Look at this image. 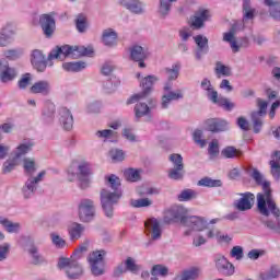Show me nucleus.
I'll return each mask as SVG.
<instances>
[{
    "mask_svg": "<svg viewBox=\"0 0 280 280\" xmlns=\"http://www.w3.org/2000/svg\"><path fill=\"white\" fill-rule=\"evenodd\" d=\"M249 176L255 180L256 185H260L262 187L264 192L257 194V209L261 215H265V218H268L270 215L269 209H271L275 213V211L279 212L277 209V203L272 199V188H270V182L264 179V175L259 170L253 168Z\"/></svg>",
    "mask_w": 280,
    "mask_h": 280,
    "instance_id": "nucleus-1",
    "label": "nucleus"
},
{
    "mask_svg": "<svg viewBox=\"0 0 280 280\" xmlns=\"http://www.w3.org/2000/svg\"><path fill=\"white\" fill-rule=\"evenodd\" d=\"M23 167L24 174L28 178L22 187V194L27 200L32 198L34 194H36V190L38 189V183H43L45 176H47V171H40L37 176L34 177V174H36V170H38V167L36 166V161L30 158L23 160Z\"/></svg>",
    "mask_w": 280,
    "mask_h": 280,
    "instance_id": "nucleus-2",
    "label": "nucleus"
},
{
    "mask_svg": "<svg viewBox=\"0 0 280 280\" xmlns=\"http://www.w3.org/2000/svg\"><path fill=\"white\" fill-rule=\"evenodd\" d=\"M93 48L84 46H57L48 55V60H65L66 58H83L88 56L89 58L93 57Z\"/></svg>",
    "mask_w": 280,
    "mask_h": 280,
    "instance_id": "nucleus-3",
    "label": "nucleus"
},
{
    "mask_svg": "<svg viewBox=\"0 0 280 280\" xmlns=\"http://www.w3.org/2000/svg\"><path fill=\"white\" fill-rule=\"evenodd\" d=\"M121 190H110L108 188H103L100 192L101 207L106 215V218H113L115 211V205L121 200Z\"/></svg>",
    "mask_w": 280,
    "mask_h": 280,
    "instance_id": "nucleus-4",
    "label": "nucleus"
},
{
    "mask_svg": "<svg viewBox=\"0 0 280 280\" xmlns=\"http://www.w3.org/2000/svg\"><path fill=\"white\" fill-rule=\"evenodd\" d=\"M57 268H59V270H66L68 279H80V277H82L84 273L82 265H80V262H78V260L73 257H60Z\"/></svg>",
    "mask_w": 280,
    "mask_h": 280,
    "instance_id": "nucleus-5",
    "label": "nucleus"
},
{
    "mask_svg": "<svg viewBox=\"0 0 280 280\" xmlns=\"http://www.w3.org/2000/svg\"><path fill=\"white\" fill-rule=\"evenodd\" d=\"M106 250L104 249L92 252L89 255L88 261L94 277H102V275L106 272V260H104Z\"/></svg>",
    "mask_w": 280,
    "mask_h": 280,
    "instance_id": "nucleus-6",
    "label": "nucleus"
},
{
    "mask_svg": "<svg viewBox=\"0 0 280 280\" xmlns=\"http://www.w3.org/2000/svg\"><path fill=\"white\" fill-rule=\"evenodd\" d=\"M257 107L258 110L250 114L255 135H259V132H261V128H264V117H266V113L268 110V102L257 98Z\"/></svg>",
    "mask_w": 280,
    "mask_h": 280,
    "instance_id": "nucleus-7",
    "label": "nucleus"
},
{
    "mask_svg": "<svg viewBox=\"0 0 280 280\" xmlns=\"http://www.w3.org/2000/svg\"><path fill=\"white\" fill-rule=\"evenodd\" d=\"M80 222L89 224L95 220V202L91 199H81L78 206Z\"/></svg>",
    "mask_w": 280,
    "mask_h": 280,
    "instance_id": "nucleus-8",
    "label": "nucleus"
},
{
    "mask_svg": "<svg viewBox=\"0 0 280 280\" xmlns=\"http://www.w3.org/2000/svg\"><path fill=\"white\" fill-rule=\"evenodd\" d=\"M159 82V78L156 75H148L143 78L140 82V86L142 88V92L132 95L128 101L127 104H135V102H139V100H145L150 93H152V88L154 83Z\"/></svg>",
    "mask_w": 280,
    "mask_h": 280,
    "instance_id": "nucleus-9",
    "label": "nucleus"
},
{
    "mask_svg": "<svg viewBox=\"0 0 280 280\" xmlns=\"http://www.w3.org/2000/svg\"><path fill=\"white\" fill-rule=\"evenodd\" d=\"M168 159L171 163H173V168L168 171V178L172 180H183L185 177V164L183 163V155L173 153Z\"/></svg>",
    "mask_w": 280,
    "mask_h": 280,
    "instance_id": "nucleus-10",
    "label": "nucleus"
},
{
    "mask_svg": "<svg viewBox=\"0 0 280 280\" xmlns=\"http://www.w3.org/2000/svg\"><path fill=\"white\" fill-rule=\"evenodd\" d=\"M237 25L233 24L230 32L223 34L224 43H229L233 54H237L241 47H248V37H242L240 40L235 38Z\"/></svg>",
    "mask_w": 280,
    "mask_h": 280,
    "instance_id": "nucleus-11",
    "label": "nucleus"
},
{
    "mask_svg": "<svg viewBox=\"0 0 280 280\" xmlns=\"http://www.w3.org/2000/svg\"><path fill=\"white\" fill-rule=\"evenodd\" d=\"M214 266L223 277H233L235 275V265H233L224 255L217 254L214 256Z\"/></svg>",
    "mask_w": 280,
    "mask_h": 280,
    "instance_id": "nucleus-12",
    "label": "nucleus"
},
{
    "mask_svg": "<svg viewBox=\"0 0 280 280\" xmlns=\"http://www.w3.org/2000/svg\"><path fill=\"white\" fill-rule=\"evenodd\" d=\"M187 209L183 206H174L165 212L164 222L170 224V222H180V224H185L187 220Z\"/></svg>",
    "mask_w": 280,
    "mask_h": 280,
    "instance_id": "nucleus-13",
    "label": "nucleus"
},
{
    "mask_svg": "<svg viewBox=\"0 0 280 280\" xmlns=\"http://www.w3.org/2000/svg\"><path fill=\"white\" fill-rule=\"evenodd\" d=\"M91 176H93L91 163L86 161L80 162L78 164L77 177L80 180L81 189H86L91 185Z\"/></svg>",
    "mask_w": 280,
    "mask_h": 280,
    "instance_id": "nucleus-14",
    "label": "nucleus"
},
{
    "mask_svg": "<svg viewBox=\"0 0 280 280\" xmlns=\"http://www.w3.org/2000/svg\"><path fill=\"white\" fill-rule=\"evenodd\" d=\"M150 57V51H148V48H143L142 46L135 45L130 48V58L133 60V62H139L140 69H145V62Z\"/></svg>",
    "mask_w": 280,
    "mask_h": 280,
    "instance_id": "nucleus-15",
    "label": "nucleus"
},
{
    "mask_svg": "<svg viewBox=\"0 0 280 280\" xmlns=\"http://www.w3.org/2000/svg\"><path fill=\"white\" fill-rule=\"evenodd\" d=\"M242 198L233 202L234 209L237 211H250L255 205V195L253 192L241 194Z\"/></svg>",
    "mask_w": 280,
    "mask_h": 280,
    "instance_id": "nucleus-16",
    "label": "nucleus"
},
{
    "mask_svg": "<svg viewBox=\"0 0 280 280\" xmlns=\"http://www.w3.org/2000/svg\"><path fill=\"white\" fill-rule=\"evenodd\" d=\"M39 25L47 38L54 35V31L56 30V20H54V15L51 14H42L39 16Z\"/></svg>",
    "mask_w": 280,
    "mask_h": 280,
    "instance_id": "nucleus-17",
    "label": "nucleus"
},
{
    "mask_svg": "<svg viewBox=\"0 0 280 280\" xmlns=\"http://www.w3.org/2000/svg\"><path fill=\"white\" fill-rule=\"evenodd\" d=\"M208 97L213 104H218V106H221L224 110H233V108H235V103L226 97H218V91L213 89L208 91Z\"/></svg>",
    "mask_w": 280,
    "mask_h": 280,
    "instance_id": "nucleus-18",
    "label": "nucleus"
},
{
    "mask_svg": "<svg viewBox=\"0 0 280 280\" xmlns=\"http://www.w3.org/2000/svg\"><path fill=\"white\" fill-rule=\"evenodd\" d=\"M194 40L197 45L195 58L196 60H202V55L209 54V38L203 35H197L194 37Z\"/></svg>",
    "mask_w": 280,
    "mask_h": 280,
    "instance_id": "nucleus-19",
    "label": "nucleus"
},
{
    "mask_svg": "<svg viewBox=\"0 0 280 280\" xmlns=\"http://www.w3.org/2000/svg\"><path fill=\"white\" fill-rule=\"evenodd\" d=\"M144 226L147 231L151 235V240L156 241L163 235V230L161 229V222L156 218H151L149 219L145 223Z\"/></svg>",
    "mask_w": 280,
    "mask_h": 280,
    "instance_id": "nucleus-20",
    "label": "nucleus"
},
{
    "mask_svg": "<svg viewBox=\"0 0 280 280\" xmlns=\"http://www.w3.org/2000/svg\"><path fill=\"white\" fill-rule=\"evenodd\" d=\"M228 126L229 124L226 120H222L220 118H210L206 120V130H208V132H224L228 130Z\"/></svg>",
    "mask_w": 280,
    "mask_h": 280,
    "instance_id": "nucleus-21",
    "label": "nucleus"
},
{
    "mask_svg": "<svg viewBox=\"0 0 280 280\" xmlns=\"http://www.w3.org/2000/svg\"><path fill=\"white\" fill-rule=\"evenodd\" d=\"M31 62L36 71L43 72L47 69V59H45V55L39 49L33 50Z\"/></svg>",
    "mask_w": 280,
    "mask_h": 280,
    "instance_id": "nucleus-22",
    "label": "nucleus"
},
{
    "mask_svg": "<svg viewBox=\"0 0 280 280\" xmlns=\"http://www.w3.org/2000/svg\"><path fill=\"white\" fill-rule=\"evenodd\" d=\"M183 226H187L188 229H191V231H205V229H207V221L196 215L187 217Z\"/></svg>",
    "mask_w": 280,
    "mask_h": 280,
    "instance_id": "nucleus-23",
    "label": "nucleus"
},
{
    "mask_svg": "<svg viewBox=\"0 0 280 280\" xmlns=\"http://www.w3.org/2000/svg\"><path fill=\"white\" fill-rule=\"evenodd\" d=\"M59 121L63 128V130H72L73 129V115L71 110L67 109V107H61L59 109Z\"/></svg>",
    "mask_w": 280,
    "mask_h": 280,
    "instance_id": "nucleus-24",
    "label": "nucleus"
},
{
    "mask_svg": "<svg viewBox=\"0 0 280 280\" xmlns=\"http://www.w3.org/2000/svg\"><path fill=\"white\" fill-rule=\"evenodd\" d=\"M185 94H183V90L170 91L167 94L162 96V108H168L172 102H178V100H183Z\"/></svg>",
    "mask_w": 280,
    "mask_h": 280,
    "instance_id": "nucleus-25",
    "label": "nucleus"
},
{
    "mask_svg": "<svg viewBox=\"0 0 280 280\" xmlns=\"http://www.w3.org/2000/svg\"><path fill=\"white\" fill-rule=\"evenodd\" d=\"M30 91L34 95L39 94L47 96L49 93H51V85L49 84V81H38L31 86Z\"/></svg>",
    "mask_w": 280,
    "mask_h": 280,
    "instance_id": "nucleus-26",
    "label": "nucleus"
},
{
    "mask_svg": "<svg viewBox=\"0 0 280 280\" xmlns=\"http://www.w3.org/2000/svg\"><path fill=\"white\" fill-rule=\"evenodd\" d=\"M12 36H14L12 24L4 25L0 31V47H8L12 43Z\"/></svg>",
    "mask_w": 280,
    "mask_h": 280,
    "instance_id": "nucleus-27",
    "label": "nucleus"
},
{
    "mask_svg": "<svg viewBox=\"0 0 280 280\" xmlns=\"http://www.w3.org/2000/svg\"><path fill=\"white\" fill-rule=\"evenodd\" d=\"M200 277V268L190 267L183 270L179 275L175 277L174 280H197Z\"/></svg>",
    "mask_w": 280,
    "mask_h": 280,
    "instance_id": "nucleus-28",
    "label": "nucleus"
},
{
    "mask_svg": "<svg viewBox=\"0 0 280 280\" xmlns=\"http://www.w3.org/2000/svg\"><path fill=\"white\" fill-rule=\"evenodd\" d=\"M243 23H247V21H253L255 16H257V9L250 5V0H243Z\"/></svg>",
    "mask_w": 280,
    "mask_h": 280,
    "instance_id": "nucleus-29",
    "label": "nucleus"
},
{
    "mask_svg": "<svg viewBox=\"0 0 280 280\" xmlns=\"http://www.w3.org/2000/svg\"><path fill=\"white\" fill-rule=\"evenodd\" d=\"M120 4L132 14H143V7L139 0H120Z\"/></svg>",
    "mask_w": 280,
    "mask_h": 280,
    "instance_id": "nucleus-30",
    "label": "nucleus"
},
{
    "mask_svg": "<svg viewBox=\"0 0 280 280\" xmlns=\"http://www.w3.org/2000/svg\"><path fill=\"white\" fill-rule=\"evenodd\" d=\"M280 278V266L271 265L268 270L259 273L260 280H275Z\"/></svg>",
    "mask_w": 280,
    "mask_h": 280,
    "instance_id": "nucleus-31",
    "label": "nucleus"
},
{
    "mask_svg": "<svg viewBox=\"0 0 280 280\" xmlns=\"http://www.w3.org/2000/svg\"><path fill=\"white\" fill-rule=\"evenodd\" d=\"M86 228L82 223L74 222L72 223L69 229V237L72 242H75V240H80L82 237V233H84Z\"/></svg>",
    "mask_w": 280,
    "mask_h": 280,
    "instance_id": "nucleus-32",
    "label": "nucleus"
},
{
    "mask_svg": "<svg viewBox=\"0 0 280 280\" xmlns=\"http://www.w3.org/2000/svg\"><path fill=\"white\" fill-rule=\"evenodd\" d=\"M264 4L269 8V14L275 21H280V0H265Z\"/></svg>",
    "mask_w": 280,
    "mask_h": 280,
    "instance_id": "nucleus-33",
    "label": "nucleus"
},
{
    "mask_svg": "<svg viewBox=\"0 0 280 280\" xmlns=\"http://www.w3.org/2000/svg\"><path fill=\"white\" fill-rule=\"evenodd\" d=\"M276 211H272V209H270V207L268 206L267 210L269 211V214L272 213V215H275V218L277 219V224L275 223V221H266L264 224L265 226H267V229H270V231H276V233H280V209L279 207L276 206Z\"/></svg>",
    "mask_w": 280,
    "mask_h": 280,
    "instance_id": "nucleus-34",
    "label": "nucleus"
},
{
    "mask_svg": "<svg viewBox=\"0 0 280 280\" xmlns=\"http://www.w3.org/2000/svg\"><path fill=\"white\" fill-rule=\"evenodd\" d=\"M103 43L106 47H114L117 45V33L113 28L105 30L103 32Z\"/></svg>",
    "mask_w": 280,
    "mask_h": 280,
    "instance_id": "nucleus-35",
    "label": "nucleus"
},
{
    "mask_svg": "<svg viewBox=\"0 0 280 280\" xmlns=\"http://www.w3.org/2000/svg\"><path fill=\"white\" fill-rule=\"evenodd\" d=\"M28 253H30V255H32V265L33 266H43V264H47V260L45 259V257H43V255H40L38 253V247L32 245L28 248Z\"/></svg>",
    "mask_w": 280,
    "mask_h": 280,
    "instance_id": "nucleus-36",
    "label": "nucleus"
},
{
    "mask_svg": "<svg viewBox=\"0 0 280 280\" xmlns=\"http://www.w3.org/2000/svg\"><path fill=\"white\" fill-rule=\"evenodd\" d=\"M62 69H65V71H71L73 73H78L83 69H86V62L84 61L65 62L62 63Z\"/></svg>",
    "mask_w": 280,
    "mask_h": 280,
    "instance_id": "nucleus-37",
    "label": "nucleus"
},
{
    "mask_svg": "<svg viewBox=\"0 0 280 280\" xmlns=\"http://www.w3.org/2000/svg\"><path fill=\"white\" fill-rule=\"evenodd\" d=\"M133 110H135V117L138 121L139 119H141V117H147V115H150L151 113L150 106H148V104L145 103L136 104Z\"/></svg>",
    "mask_w": 280,
    "mask_h": 280,
    "instance_id": "nucleus-38",
    "label": "nucleus"
},
{
    "mask_svg": "<svg viewBox=\"0 0 280 280\" xmlns=\"http://www.w3.org/2000/svg\"><path fill=\"white\" fill-rule=\"evenodd\" d=\"M32 148H34V142H24L21 143L14 151L15 159H21V156H25V154L32 152Z\"/></svg>",
    "mask_w": 280,
    "mask_h": 280,
    "instance_id": "nucleus-39",
    "label": "nucleus"
},
{
    "mask_svg": "<svg viewBox=\"0 0 280 280\" xmlns=\"http://www.w3.org/2000/svg\"><path fill=\"white\" fill-rule=\"evenodd\" d=\"M195 198H198V192L189 188L182 190L177 196L179 202H189L190 200H195Z\"/></svg>",
    "mask_w": 280,
    "mask_h": 280,
    "instance_id": "nucleus-40",
    "label": "nucleus"
},
{
    "mask_svg": "<svg viewBox=\"0 0 280 280\" xmlns=\"http://www.w3.org/2000/svg\"><path fill=\"white\" fill-rule=\"evenodd\" d=\"M0 224H2L8 233H19L21 230V224L14 223L3 217H0Z\"/></svg>",
    "mask_w": 280,
    "mask_h": 280,
    "instance_id": "nucleus-41",
    "label": "nucleus"
},
{
    "mask_svg": "<svg viewBox=\"0 0 280 280\" xmlns=\"http://www.w3.org/2000/svg\"><path fill=\"white\" fill-rule=\"evenodd\" d=\"M170 269L163 265H155L151 269V280H159L158 277H167Z\"/></svg>",
    "mask_w": 280,
    "mask_h": 280,
    "instance_id": "nucleus-42",
    "label": "nucleus"
},
{
    "mask_svg": "<svg viewBox=\"0 0 280 280\" xmlns=\"http://www.w3.org/2000/svg\"><path fill=\"white\" fill-rule=\"evenodd\" d=\"M55 115H56V105L54 103H47L43 112L44 119L49 124L54 121Z\"/></svg>",
    "mask_w": 280,
    "mask_h": 280,
    "instance_id": "nucleus-43",
    "label": "nucleus"
},
{
    "mask_svg": "<svg viewBox=\"0 0 280 280\" xmlns=\"http://www.w3.org/2000/svg\"><path fill=\"white\" fill-rule=\"evenodd\" d=\"M221 156H224V159H237L242 156V151L235 149V147H225L221 151Z\"/></svg>",
    "mask_w": 280,
    "mask_h": 280,
    "instance_id": "nucleus-44",
    "label": "nucleus"
},
{
    "mask_svg": "<svg viewBox=\"0 0 280 280\" xmlns=\"http://www.w3.org/2000/svg\"><path fill=\"white\" fill-rule=\"evenodd\" d=\"M176 1L178 0H160L159 14L163 18L167 16L172 10V3H176Z\"/></svg>",
    "mask_w": 280,
    "mask_h": 280,
    "instance_id": "nucleus-45",
    "label": "nucleus"
},
{
    "mask_svg": "<svg viewBox=\"0 0 280 280\" xmlns=\"http://www.w3.org/2000/svg\"><path fill=\"white\" fill-rule=\"evenodd\" d=\"M197 185L199 187H222V180L203 177L197 183Z\"/></svg>",
    "mask_w": 280,
    "mask_h": 280,
    "instance_id": "nucleus-46",
    "label": "nucleus"
},
{
    "mask_svg": "<svg viewBox=\"0 0 280 280\" xmlns=\"http://www.w3.org/2000/svg\"><path fill=\"white\" fill-rule=\"evenodd\" d=\"M124 177L129 183H137V180H141V173L135 168H128L124 172Z\"/></svg>",
    "mask_w": 280,
    "mask_h": 280,
    "instance_id": "nucleus-47",
    "label": "nucleus"
},
{
    "mask_svg": "<svg viewBox=\"0 0 280 280\" xmlns=\"http://www.w3.org/2000/svg\"><path fill=\"white\" fill-rule=\"evenodd\" d=\"M125 269L127 270V272H132V275H137V272H139V270H141V265H137V262H135V258L132 257H128L125 260Z\"/></svg>",
    "mask_w": 280,
    "mask_h": 280,
    "instance_id": "nucleus-48",
    "label": "nucleus"
},
{
    "mask_svg": "<svg viewBox=\"0 0 280 280\" xmlns=\"http://www.w3.org/2000/svg\"><path fill=\"white\" fill-rule=\"evenodd\" d=\"M164 71L170 82H172V80H178V75L180 73V65H173L172 68H165Z\"/></svg>",
    "mask_w": 280,
    "mask_h": 280,
    "instance_id": "nucleus-49",
    "label": "nucleus"
},
{
    "mask_svg": "<svg viewBox=\"0 0 280 280\" xmlns=\"http://www.w3.org/2000/svg\"><path fill=\"white\" fill-rule=\"evenodd\" d=\"M105 178L107 183H109V187L110 189H113V191H121V189H119L121 187V180L119 179V177H117V175L112 174Z\"/></svg>",
    "mask_w": 280,
    "mask_h": 280,
    "instance_id": "nucleus-50",
    "label": "nucleus"
},
{
    "mask_svg": "<svg viewBox=\"0 0 280 280\" xmlns=\"http://www.w3.org/2000/svg\"><path fill=\"white\" fill-rule=\"evenodd\" d=\"M75 27L80 34H84V32H86V27H89L86 16L79 14L75 19Z\"/></svg>",
    "mask_w": 280,
    "mask_h": 280,
    "instance_id": "nucleus-51",
    "label": "nucleus"
},
{
    "mask_svg": "<svg viewBox=\"0 0 280 280\" xmlns=\"http://www.w3.org/2000/svg\"><path fill=\"white\" fill-rule=\"evenodd\" d=\"M14 78H16V70L10 67L0 74L1 82H12Z\"/></svg>",
    "mask_w": 280,
    "mask_h": 280,
    "instance_id": "nucleus-52",
    "label": "nucleus"
},
{
    "mask_svg": "<svg viewBox=\"0 0 280 280\" xmlns=\"http://www.w3.org/2000/svg\"><path fill=\"white\" fill-rule=\"evenodd\" d=\"M109 156L114 163H121V161L126 159V153H124V150L120 149H112L109 151Z\"/></svg>",
    "mask_w": 280,
    "mask_h": 280,
    "instance_id": "nucleus-53",
    "label": "nucleus"
},
{
    "mask_svg": "<svg viewBox=\"0 0 280 280\" xmlns=\"http://www.w3.org/2000/svg\"><path fill=\"white\" fill-rule=\"evenodd\" d=\"M50 240L54 246L57 248H65L67 246V241H65V238H62L59 234L51 233Z\"/></svg>",
    "mask_w": 280,
    "mask_h": 280,
    "instance_id": "nucleus-54",
    "label": "nucleus"
},
{
    "mask_svg": "<svg viewBox=\"0 0 280 280\" xmlns=\"http://www.w3.org/2000/svg\"><path fill=\"white\" fill-rule=\"evenodd\" d=\"M137 192L140 196H154L161 192V190H159V188H152V187H145V186H141L137 189Z\"/></svg>",
    "mask_w": 280,
    "mask_h": 280,
    "instance_id": "nucleus-55",
    "label": "nucleus"
},
{
    "mask_svg": "<svg viewBox=\"0 0 280 280\" xmlns=\"http://www.w3.org/2000/svg\"><path fill=\"white\" fill-rule=\"evenodd\" d=\"M215 73L217 75H224L225 78H229V75H231V67L224 66L219 61L215 66Z\"/></svg>",
    "mask_w": 280,
    "mask_h": 280,
    "instance_id": "nucleus-56",
    "label": "nucleus"
},
{
    "mask_svg": "<svg viewBox=\"0 0 280 280\" xmlns=\"http://www.w3.org/2000/svg\"><path fill=\"white\" fill-rule=\"evenodd\" d=\"M269 165H270V168H271L270 172L273 178L276 180H280V163L275 160H271L269 162Z\"/></svg>",
    "mask_w": 280,
    "mask_h": 280,
    "instance_id": "nucleus-57",
    "label": "nucleus"
},
{
    "mask_svg": "<svg viewBox=\"0 0 280 280\" xmlns=\"http://www.w3.org/2000/svg\"><path fill=\"white\" fill-rule=\"evenodd\" d=\"M151 205L152 200L149 198H141L131 201V207H135L136 209H141L142 207H151Z\"/></svg>",
    "mask_w": 280,
    "mask_h": 280,
    "instance_id": "nucleus-58",
    "label": "nucleus"
},
{
    "mask_svg": "<svg viewBox=\"0 0 280 280\" xmlns=\"http://www.w3.org/2000/svg\"><path fill=\"white\" fill-rule=\"evenodd\" d=\"M231 257L236 259V261H241L244 259V247L242 246H234L230 252Z\"/></svg>",
    "mask_w": 280,
    "mask_h": 280,
    "instance_id": "nucleus-59",
    "label": "nucleus"
},
{
    "mask_svg": "<svg viewBox=\"0 0 280 280\" xmlns=\"http://www.w3.org/2000/svg\"><path fill=\"white\" fill-rule=\"evenodd\" d=\"M192 137H194L195 143L200 145V148H205V145H207V140H202V130L200 129L195 130Z\"/></svg>",
    "mask_w": 280,
    "mask_h": 280,
    "instance_id": "nucleus-60",
    "label": "nucleus"
},
{
    "mask_svg": "<svg viewBox=\"0 0 280 280\" xmlns=\"http://www.w3.org/2000/svg\"><path fill=\"white\" fill-rule=\"evenodd\" d=\"M8 255H10V244L3 243L0 245V261H5Z\"/></svg>",
    "mask_w": 280,
    "mask_h": 280,
    "instance_id": "nucleus-61",
    "label": "nucleus"
},
{
    "mask_svg": "<svg viewBox=\"0 0 280 280\" xmlns=\"http://www.w3.org/2000/svg\"><path fill=\"white\" fill-rule=\"evenodd\" d=\"M32 82V74L25 73L19 81V89H27Z\"/></svg>",
    "mask_w": 280,
    "mask_h": 280,
    "instance_id": "nucleus-62",
    "label": "nucleus"
},
{
    "mask_svg": "<svg viewBox=\"0 0 280 280\" xmlns=\"http://www.w3.org/2000/svg\"><path fill=\"white\" fill-rule=\"evenodd\" d=\"M116 135H117V132H115L110 129H104V130L96 131V137H98V139H110L112 137H114Z\"/></svg>",
    "mask_w": 280,
    "mask_h": 280,
    "instance_id": "nucleus-63",
    "label": "nucleus"
},
{
    "mask_svg": "<svg viewBox=\"0 0 280 280\" xmlns=\"http://www.w3.org/2000/svg\"><path fill=\"white\" fill-rule=\"evenodd\" d=\"M190 27H192V30H202V27H205V22L197 14H195L191 19Z\"/></svg>",
    "mask_w": 280,
    "mask_h": 280,
    "instance_id": "nucleus-64",
    "label": "nucleus"
}]
</instances>
